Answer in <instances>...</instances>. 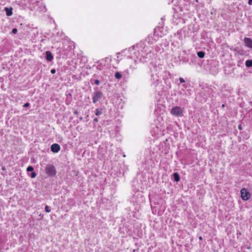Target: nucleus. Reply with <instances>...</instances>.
Returning <instances> with one entry per match:
<instances>
[{"label": "nucleus", "mask_w": 252, "mask_h": 252, "mask_svg": "<svg viewBox=\"0 0 252 252\" xmlns=\"http://www.w3.org/2000/svg\"><path fill=\"white\" fill-rule=\"evenodd\" d=\"M33 167H32V166H28V168H27V171L28 172H29V171H33Z\"/></svg>", "instance_id": "nucleus-15"}, {"label": "nucleus", "mask_w": 252, "mask_h": 252, "mask_svg": "<svg viewBox=\"0 0 252 252\" xmlns=\"http://www.w3.org/2000/svg\"><path fill=\"white\" fill-rule=\"evenodd\" d=\"M29 105H30V103L27 102L24 104V107H28Z\"/></svg>", "instance_id": "nucleus-20"}, {"label": "nucleus", "mask_w": 252, "mask_h": 252, "mask_svg": "<svg viewBox=\"0 0 252 252\" xmlns=\"http://www.w3.org/2000/svg\"><path fill=\"white\" fill-rule=\"evenodd\" d=\"M46 173L50 176H54L56 174V170L54 165L48 164L45 167Z\"/></svg>", "instance_id": "nucleus-2"}, {"label": "nucleus", "mask_w": 252, "mask_h": 252, "mask_svg": "<svg viewBox=\"0 0 252 252\" xmlns=\"http://www.w3.org/2000/svg\"><path fill=\"white\" fill-rule=\"evenodd\" d=\"M240 192L243 200H247L250 198L251 194L248 190H240Z\"/></svg>", "instance_id": "nucleus-4"}, {"label": "nucleus", "mask_w": 252, "mask_h": 252, "mask_svg": "<svg viewBox=\"0 0 252 252\" xmlns=\"http://www.w3.org/2000/svg\"><path fill=\"white\" fill-rule=\"evenodd\" d=\"M115 77L118 79H120L122 78V75L119 72H116Z\"/></svg>", "instance_id": "nucleus-13"}, {"label": "nucleus", "mask_w": 252, "mask_h": 252, "mask_svg": "<svg viewBox=\"0 0 252 252\" xmlns=\"http://www.w3.org/2000/svg\"><path fill=\"white\" fill-rule=\"evenodd\" d=\"M222 107H224V104H222Z\"/></svg>", "instance_id": "nucleus-30"}, {"label": "nucleus", "mask_w": 252, "mask_h": 252, "mask_svg": "<svg viewBox=\"0 0 252 252\" xmlns=\"http://www.w3.org/2000/svg\"><path fill=\"white\" fill-rule=\"evenodd\" d=\"M134 62L135 64H136V63H137V61H134Z\"/></svg>", "instance_id": "nucleus-29"}, {"label": "nucleus", "mask_w": 252, "mask_h": 252, "mask_svg": "<svg viewBox=\"0 0 252 252\" xmlns=\"http://www.w3.org/2000/svg\"><path fill=\"white\" fill-rule=\"evenodd\" d=\"M173 176L175 181L178 182L180 180V178L178 173H174Z\"/></svg>", "instance_id": "nucleus-9"}, {"label": "nucleus", "mask_w": 252, "mask_h": 252, "mask_svg": "<svg viewBox=\"0 0 252 252\" xmlns=\"http://www.w3.org/2000/svg\"><path fill=\"white\" fill-rule=\"evenodd\" d=\"M60 146L58 144H53L51 147V150L53 153H58L60 150Z\"/></svg>", "instance_id": "nucleus-6"}, {"label": "nucleus", "mask_w": 252, "mask_h": 252, "mask_svg": "<svg viewBox=\"0 0 252 252\" xmlns=\"http://www.w3.org/2000/svg\"><path fill=\"white\" fill-rule=\"evenodd\" d=\"M238 128H239V129H242V127H241V125H239V126H238Z\"/></svg>", "instance_id": "nucleus-26"}, {"label": "nucleus", "mask_w": 252, "mask_h": 252, "mask_svg": "<svg viewBox=\"0 0 252 252\" xmlns=\"http://www.w3.org/2000/svg\"><path fill=\"white\" fill-rule=\"evenodd\" d=\"M198 56L200 58H203L205 56V53L203 51H199L197 53Z\"/></svg>", "instance_id": "nucleus-12"}, {"label": "nucleus", "mask_w": 252, "mask_h": 252, "mask_svg": "<svg viewBox=\"0 0 252 252\" xmlns=\"http://www.w3.org/2000/svg\"><path fill=\"white\" fill-rule=\"evenodd\" d=\"M244 42L246 46L252 49V39L251 38L245 37Z\"/></svg>", "instance_id": "nucleus-5"}, {"label": "nucleus", "mask_w": 252, "mask_h": 252, "mask_svg": "<svg viewBox=\"0 0 252 252\" xmlns=\"http://www.w3.org/2000/svg\"><path fill=\"white\" fill-rule=\"evenodd\" d=\"M199 240H201L202 239V237H201V236H200V237H199Z\"/></svg>", "instance_id": "nucleus-27"}, {"label": "nucleus", "mask_w": 252, "mask_h": 252, "mask_svg": "<svg viewBox=\"0 0 252 252\" xmlns=\"http://www.w3.org/2000/svg\"><path fill=\"white\" fill-rule=\"evenodd\" d=\"M53 56L50 51L46 52V59L48 61H51L53 60Z\"/></svg>", "instance_id": "nucleus-7"}, {"label": "nucleus", "mask_w": 252, "mask_h": 252, "mask_svg": "<svg viewBox=\"0 0 252 252\" xmlns=\"http://www.w3.org/2000/svg\"><path fill=\"white\" fill-rule=\"evenodd\" d=\"M94 122H98V119H97V118H95L94 119Z\"/></svg>", "instance_id": "nucleus-24"}, {"label": "nucleus", "mask_w": 252, "mask_h": 252, "mask_svg": "<svg viewBox=\"0 0 252 252\" xmlns=\"http://www.w3.org/2000/svg\"><path fill=\"white\" fill-rule=\"evenodd\" d=\"M158 29H156L155 32H158Z\"/></svg>", "instance_id": "nucleus-28"}, {"label": "nucleus", "mask_w": 252, "mask_h": 252, "mask_svg": "<svg viewBox=\"0 0 252 252\" xmlns=\"http://www.w3.org/2000/svg\"><path fill=\"white\" fill-rule=\"evenodd\" d=\"M35 176H36L35 173L34 172H32L31 174V177L33 178H34Z\"/></svg>", "instance_id": "nucleus-16"}, {"label": "nucleus", "mask_w": 252, "mask_h": 252, "mask_svg": "<svg viewBox=\"0 0 252 252\" xmlns=\"http://www.w3.org/2000/svg\"><path fill=\"white\" fill-rule=\"evenodd\" d=\"M45 210L47 213H49L51 212V209H50V207L47 205L45 206Z\"/></svg>", "instance_id": "nucleus-14"}, {"label": "nucleus", "mask_w": 252, "mask_h": 252, "mask_svg": "<svg viewBox=\"0 0 252 252\" xmlns=\"http://www.w3.org/2000/svg\"><path fill=\"white\" fill-rule=\"evenodd\" d=\"M131 61H131V60H128V61H127V63H130V62H131Z\"/></svg>", "instance_id": "nucleus-25"}, {"label": "nucleus", "mask_w": 252, "mask_h": 252, "mask_svg": "<svg viewBox=\"0 0 252 252\" xmlns=\"http://www.w3.org/2000/svg\"><path fill=\"white\" fill-rule=\"evenodd\" d=\"M102 114V110L100 109H96L95 110V114L96 116H99Z\"/></svg>", "instance_id": "nucleus-11"}, {"label": "nucleus", "mask_w": 252, "mask_h": 252, "mask_svg": "<svg viewBox=\"0 0 252 252\" xmlns=\"http://www.w3.org/2000/svg\"><path fill=\"white\" fill-rule=\"evenodd\" d=\"M185 110L184 108L179 106H174L170 110V114L177 117H181L183 116Z\"/></svg>", "instance_id": "nucleus-1"}, {"label": "nucleus", "mask_w": 252, "mask_h": 252, "mask_svg": "<svg viewBox=\"0 0 252 252\" xmlns=\"http://www.w3.org/2000/svg\"><path fill=\"white\" fill-rule=\"evenodd\" d=\"M94 84L96 85H98L99 84V81L98 80H95L94 81Z\"/></svg>", "instance_id": "nucleus-19"}, {"label": "nucleus", "mask_w": 252, "mask_h": 252, "mask_svg": "<svg viewBox=\"0 0 252 252\" xmlns=\"http://www.w3.org/2000/svg\"><path fill=\"white\" fill-rule=\"evenodd\" d=\"M130 68H131V69H132V70H133V69H134L135 68V67L132 66V65H130Z\"/></svg>", "instance_id": "nucleus-23"}, {"label": "nucleus", "mask_w": 252, "mask_h": 252, "mask_svg": "<svg viewBox=\"0 0 252 252\" xmlns=\"http://www.w3.org/2000/svg\"><path fill=\"white\" fill-rule=\"evenodd\" d=\"M12 9L11 8H8V7L5 8V10L6 11L7 16H10L11 15H12Z\"/></svg>", "instance_id": "nucleus-8"}, {"label": "nucleus", "mask_w": 252, "mask_h": 252, "mask_svg": "<svg viewBox=\"0 0 252 252\" xmlns=\"http://www.w3.org/2000/svg\"><path fill=\"white\" fill-rule=\"evenodd\" d=\"M102 92L99 91H95L94 93L93 96V101L95 103L101 97Z\"/></svg>", "instance_id": "nucleus-3"}, {"label": "nucleus", "mask_w": 252, "mask_h": 252, "mask_svg": "<svg viewBox=\"0 0 252 252\" xmlns=\"http://www.w3.org/2000/svg\"><path fill=\"white\" fill-rule=\"evenodd\" d=\"M12 33H17V29H16V28H14V29L12 30Z\"/></svg>", "instance_id": "nucleus-18"}, {"label": "nucleus", "mask_w": 252, "mask_h": 252, "mask_svg": "<svg viewBox=\"0 0 252 252\" xmlns=\"http://www.w3.org/2000/svg\"><path fill=\"white\" fill-rule=\"evenodd\" d=\"M245 64L248 67H252V60H247L245 63Z\"/></svg>", "instance_id": "nucleus-10"}, {"label": "nucleus", "mask_w": 252, "mask_h": 252, "mask_svg": "<svg viewBox=\"0 0 252 252\" xmlns=\"http://www.w3.org/2000/svg\"><path fill=\"white\" fill-rule=\"evenodd\" d=\"M51 73L54 74L56 72V70L55 69H52L51 70Z\"/></svg>", "instance_id": "nucleus-21"}, {"label": "nucleus", "mask_w": 252, "mask_h": 252, "mask_svg": "<svg viewBox=\"0 0 252 252\" xmlns=\"http://www.w3.org/2000/svg\"><path fill=\"white\" fill-rule=\"evenodd\" d=\"M248 3L250 5H252V0H249Z\"/></svg>", "instance_id": "nucleus-22"}, {"label": "nucleus", "mask_w": 252, "mask_h": 252, "mask_svg": "<svg viewBox=\"0 0 252 252\" xmlns=\"http://www.w3.org/2000/svg\"><path fill=\"white\" fill-rule=\"evenodd\" d=\"M179 80L181 83H184L185 82L184 79L181 77L179 78Z\"/></svg>", "instance_id": "nucleus-17"}]
</instances>
